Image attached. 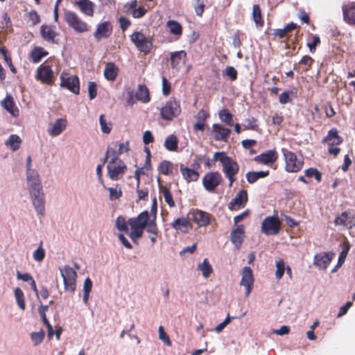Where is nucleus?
<instances>
[{
  "mask_svg": "<svg viewBox=\"0 0 355 355\" xmlns=\"http://www.w3.org/2000/svg\"><path fill=\"white\" fill-rule=\"evenodd\" d=\"M28 21L31 22V25L35 26L40 22V15L35 10H31L28 14Z\"/></svg>",
  "mask_w": 355,
  "mask_h": 355,
  "instance_id": "61",
  "label": "nucleus"
},
{
  "mask_svg": "<svg viewBox=\"0 0 355 355\" xmlns=\"http://www.w3.org/2000/svg\"><path fill=\"white\" fill-rule=\"evenodd\" d=\"M158 331L159 339L164 341L167 345H171V341L169 338V336L164 331V329L162 326L159 327Z\"/></svg>",
  "mask_w": 355,
  "mask_h": 355,
  "instance_id": "62",
  "label": "nucleus"
},
{
  "mask_svg": "<svg viewBox=\"0 0 355 355\" xmlns=\"http://www.w3.org/2000/svg\"><path fill=\"white\" fill-rule=\"evenodd\" d=\"M64 20L78 33L87 32L89 29V25L73 11L66 10L64 13Z\"/></svg>",
  "mask_w": 355,
  "mask_h": 355,
  "instance_id": "7",
  "label": "nucleus"
},
{
  "mask_svg": "<svg viewBox=\"0 0 355 355\" xmlns=\"http://www.w3.org/2000/svg\"><path fill=\"white\" fill-rule=\"evenodd\" d=\"M67 120L64 119H57L48 129L49 134L52 137L60 135L67 127Z\"/></svg>",
  "mask_w": 355,
  "mask_h": 355,
  "instance_id": "29",
  "label": "nucleus"
},
{
  "mask_svg": "<svg viewBox=\"0 0 355 355\" xmlns=\"http://www.w3.org/2000/svg\"><path fill=\"white\" fill-rule=\"evenodd\" d=\"M276 267L277 270L275 272V276L277 279H280L282 277L286 269L284 260L279 259L277 261L276 263Z\"/></svg>",
  "mask_w": 355,
  "mask_h": 355,
  "instance_id": "54",
  "label": "nucleus"
},
{
  "mask_svg": "<svg viewBox=\"0 0 355 355\" xmlns=\"http://www.w3.org/2000/svg\"><path fill=\"white\" fill-rule=\"evenodd\" d=\"M334 223L336 225H343L351 229L355 227V216L349 215L347 211H343L340 215L336 217Z\"/></svg>",
  "mask_w": 355,
  "mask_h": 355,
  "instance_id": "23",
  "label": "nucleus"
},
{
  "mask_svg": "<svg viewBox=\"0 0 355 355\" xmlns=\"http://www.w3.org/2000/svg\"><path fill=\"white\" fill-rule=\"evenodd\" d=\"M344 20L349 24H355V6L347 5L343 7Z\"/></svg>",
  "mask_w": 355,
  "mask_h": 355,
  "instance_id": "33",
  "label": "nucleus"
},
{
  "mask_svg": "<svg viewBox=\"0 0 355 355\" xmlns=\"http://www.w3.org/2000/svg\"><path fill=\"white\" fill-rule=\"evenodd\" d=\"M1 105L12 116H16L17 115L18 110H15V103L10 95L6 96V97L1 101Z\"/></svg>",
  "mask_w": 355,
  "mask_h": 355,
  "instance_id": "39",
  "label": "nucleus"
},
{
  "mask_svg": "<svg viewBox=\"0 0 355 355\" xmlns=\"http://www.w3.org/2000/svg\"><path fill=\"white\" fill-rule=\"evenodd\" d=\"M131 41L134 43L139 51L144 53L150 51L153 43L150 38L146 37L142 33L135 31L130 35Z\"/></svg>",
  "mask_w": 355,
  "mask_h": 355,
  "instance_id": "9",
  "label": "nucleus"
},
{
  "mask_svg": "<svg viewBox=\"0 0 355 355\" xmlns=\"http://www.w3.org/2000/svg\"><path fill=\"white\" fill-rule=\"evenodd\" d=\"M180 172L187 182H196L200 176L199 173L196 170L189 168L183 164L180 165Z\"/></svg>",
  "mask_w": 355,
  "mask_h": 355,
  "instance_id": "30",
  "label": "nucleus"
},
{
  "mask_svg": "<svg viewBox=\"0 0 355 355\" xmlns=\"http://www.w3.org/2000/svg\"><path fill=\"white\" fill-rule=\"evenodd\" d=\"M148 219L149 215L148 211H144L140 213L137 217L128 219V223L131 228L129 236L135 243L138 244L137 240L142 236Z\"/></svg>",
  "mask_w": 355,
  "mask_h": 355,
  "instance_id": "2",
  "label": "nucleus"
},
{
  "mask_svg": "<svg viewBox=\"0 0 355 355\" xmlns=\"http://www.w3.org/2000/svg\"><path fill=\"white\" fill-rule=\"evenodd\" d=\"M349 250V245L347 243L345 245V248L340 253L337 266L334 269L332 270V271H331L332 272H336L337 268L340 267L344 263Z\"/></svg>",
  "mask_w": 355,
  "mask_h": 355,
  "instance_id": "50",
  "label": "nucleus"
},
{
  "mask_svg": "<svg viewBox=\"0 0 355 355\" xmlns=\"http://www.w3.org/2000/svg\"><path fill=\"white\" fill-rule=\"evenodd\" d=\"M196 4L194 6L195 12L198 16H202L205 10V5L202 0H195Z\"/></svg>",
  "mask_w": 355,
  "mask_h": 355,
  "instance_id": "63",
  "label": "nucleus"
},
{
  "mask_svg": "<svg viewBox=\"0 0 355 355\" xmlns=\"http://www.w3.org/2000/svg\"><path fill=\"white\" fill-rule=\"evenodd\" d=\"M198 270L202 272V276L205 278H208L213 272V268L207 259H205L202 263L198 264Z\"/></svg>",
  "mask_w": 355,
  "mask_h": 355,
  "instance_id": "43",
  "label": "nucleus"
},
{
  "mask_svg": "<svg viewBox=\"0 0 355 355\" xmlns=\"http://www.w3.org/2000/svg\"><path fill=\"white\" fill-rule=\"evenodd\" d=\"M173 164L168 160L162 161L157 167L158 172L164 175H173Z\"/></svg>",
  "mask_w": 355,
  "mask_h": 355,
  "instance_id": "36",
  "label": "nucleus"
},
{
  "mask_svg": "<svg viewBox=\"0 0 355 355\" xmlns=\"http://www.w3.org/2000/svg\"><path fill=\"white\" fill-rule=\"evenodd\" d=\"M112 25L110 21H106L97 25L94 33V37L97 41L109 37L112 33Z\"/></svg>",
  "mask_w": 355,
  "mask_h": 355,
  "instance_id": "18",
  "label": "nucleus"
},
{
  "mask_svg": "<svg viewBox=\"0 0 355 355\" xmlns=\"http://www.w3.org/2000/svg\"><path fill=\"white\" fill-rule=\"evenodd\" d=\"M166 27L173 35L180 36L182 34V26L177 21L168 20L166 22Z\"/></svg>",
  "mask_w": 355,
  "mask_h": 355,
  "instance_id": "41",
  "label": "nucleus"
},
{
  "mask_svg": "<svg viewBox=\"0 0 355 355\" xmlns=\"http://www.w3.org/2000/svg\"><path fill=\"white\" fill-rule=\"evenodd\" d=\"M322 141L327 143L329 146H334L341 144L343 139L338 135L337 129L332 128L329 130L327 135L323 139Z\"/></svg>",
  "mask_w": 355,
  "mask_h": 355,
  "instance_id": "26",
  "label": "nucleus"
},
{
  "mask_svg": "<svg viewBox=\"0 0 355 355\" xmlns=\"http://www.w3.org/2000/svg\"><path fill=\"white\" fill-rule=\"evenodd\" d=\"M281 229V221L277 216H268L261 223V232L266 235H276Z\"/></svg>",
  "mask_w": 355,
  "mask_h": 355,
  "instance_id": "10",
  "label": "nucleus"
},
{
  "mask_svg": "<svg viewBox=\"0 0 355 355\" xmlns=\"http://www.w3.org/2000/svg\"><path fill=\"white\" fill-rule=\"evenodd\" d=\"M92 285H93V284H92V282L90 279V278L89 277H87L85 279L84 285H83V292H84V294H83V300L85 304H87V302H88V300H89V293L92 291Z\"/></svg>",
  "mask_w": 355,
  "mask_h": 355,
  "instance_id": "47",
  "label": "nucleus"
},
{
  "mask_svg": "<svg viewBox=\"0 0 355 355\" xmlns=\"http://www.w3.org/2000/svg\"><path fill=\"white\" fill-rule=\"evenodd\" d=\"M245 236V228L243 225H236L231 232V241L236 248H239Z\"/></svg>",
  "mask_w": 355,
  "mask_h": 355,
  "instance_id": "24",
  "label": "nucleus"
},
{
  "mask_svg": "<svg viewBox=\"0 0 355 355\" xmlns=\"http://www.w3.org/2000/svg\"><path fill=\"white\" fill-rule=\"evenodd\" d=\"M282 152L285 159V169L287 172L297 173L301 171L304 165L302 157H298L295 153L286 148H282Z\"/></svg>",
  "mask_w": 355,
  "mask_h": 355,
  "instance_id": "6",
  "label": "nucleus"
},
{
  "mask_svg": "<svg viewBox=\"0 0 355 355\" xmlns=\"http://www.w3.org/2000/svg\"><path fill=\"white\" fill-rule=\"evenodd\" d=\"M99 122L102 132L105 134H109L112 130V123H107L103 114L100 116Z\"/></svg>",
  "mask_w": 355,
  "mask_h": 355,
  "instance_id": "53",
  "label": "nucleus"
},
{
  "mask_svg": "<svg viewBox=\"0 0 355 355\" xmlns=\"http://www.w3.org/2000/svg\"><path fill=\"white\" fill-rule=\"evenodd\" d=\"M171 65L173 69H179L181 63L184 64L187 53L184 51H175L171 53Z\"/></svg>",
  "mask_w": 355,
  "mask_h": 355,
  "instance_id": "28",
  "label": "nucleus"
},
{
  "mask_svg": "<svg viewBox=\"0 0 355 355\" xmlns=\"http://www.w3.org/2000/svg\"><path fill=\"white\" fill-rule=\"evenodd\" d=\"M297 25L295 23L291 22L288 24L284 28H277L275 29L272 33V35L278 37L279 39H284L287 38V40L285 42V46L286 49L291 48V45L292 44L293 46L292 47V51L289 52L287 55L290 56H293L295 55V49H296V43L297 42V34L299 31H297L295 36L293 39L288 40V34L292 31L296 29Z\"/></svg>",
  "mask_w": 355,
  "mask_h": 355,
  "instance_id": "4",
  "label": "nucleus"
},
{
  "mask_svg": "<svg viewBox=\"0 0 355 355\" xmlns=\"http://www.w3.org/2000/svg\"><path fill=\"white\" fill-rule=\"evenodd\" d=\"M182 112L180 101L172 97L167 101L160 110L161 117L166 121H172L178 117Z\"/></svg>",
  "mask_w": 355,
  "mask_h": 355,
  "instance_id": "5",
  "label": "nucleus"
},
{
  "mask_svg": "<svg viewBox=\"0 0 355 355\" xmlns=\"http://www.w3.org/2000/svg\"><path fill=\"white\" fill-rule=\"evenodd\" d=\"M237 75L236 69L231 66L227 67L224 71V76H228L232 81L236 80Z\"/></svg>",
  "mask_w": 355,
  "mask_h": 355,
  "instance_id": "56",
  "label": "nucleus"
},
{
  "mask_svg": "<svg viewBox=\"0 0 355 355\" xmlns=\"http://www.w3.org/2000/svg\"><path fill=\"white\" fill-rule=\"evenodd\" d=\"M191 216V220L196 223L198 227H205L209 225L211 221V214L198 209H192L189 211Z\"/></svg>",
  "mask_w": 355,
  "mask_h": 355,
  "instance_id": "14",
  "label": "nucleus"
},
{
  "mask_svg": "<svg viewBox=\"0 0 355 355\" xmlns=\"http://www.w3.org/2000/svg\"><path fill=\"white\" fill-rule=\"evenodd\" d=\"M304 174L307 178L313 177L318 182L322 181V173L315 168H309L304 171Z\"/></svg>",
  "mask_w": 355,
  "mask_h": 355,
  "instance_id": "49",
  "label": "nucleus"
},
{
  "mask_svg": "<svg viewBox=\"0 0 355 355\" xmlns=\"http://www.w3.org/2000/svg\"><path fill=\"white\" fill-rule=\"evenodd\" d=\"M104 76L109 81H114L119 73V68L114 62H107L104 69Z\"/></svg>",
  "mask_w": 355,
  "mask_h": 355,
  "instance_id": "31",
  "label": "nucleus"
},
{
  "mask_svg": "<svg viewBox=\"0 0 355 355\" xmlns=\"http://www.w3.org/2000/svg\"><path fill=\"white\" fill-rule=\"evenodd\" d=\"M242 278L240 282L246 289V296H248L252 291L254 284V276L252 270L250 267L245 266L242 269Z\"/></svg>",
  "mask_w": 355,
  "mask_h": 355,
  "instance_id": "19",
  "label": "nucleus"
},
{
  "mask_svg": "<svg viewBox=\"0 0 355 355\" xmlns=\"http://www.w3.org/2000/svg\"><path fill=\"white\" fill-rule=\"evenodd\" d=\"M125 146V152H128L129 150V142L127 141L125 144H119V150L118 151L115 150L114 149L108 148L106 154H108V155L111 157V159L110 162L111 163H115L116 160L118 159L119 156L123 153V147Z\"/></svg>",
  "mask_w": 355,
  "mask_h": 355,
  "instance_id": "32",
  "label": "nucleus"
},
{
  "mask_svg": "<svg viewBox=\"0 0 355 355\" xmlns=\"http://www.w3.org/2000/svg\"><path fill=\"white\" fill-rule=\"evenodd\" d=\"M88 94L90 100L97 96V85L95 82L89 81L88 83Z\"/></svg>",
  "mask_w": 355,
  "mask_h": 355,
  "instance_id": "58",
  "label": "nucleus"
},
{
  "mask_svg": "<svg viewBox=\"0 0 355 355\" xmlns=\"http://www.w3.org/2000/svg\"><path fill=\"white\" fill-rule=\"evenodd\" d=\"M222 180V175L218 172H209L202 178V184L207 191L212 192L220 184Z\"/></svg>",
  "mask_w": 355,
  "mask_h": 355,
  "instance_id": "12",
  "label": "nucleus"
},
{
  "mask_svg": "<svg viewBox=\"0 0 355 355\" xmlns=\"http://www.w3.org/2000/svg\"><path fill=\"white\" fill-rule=\"evenodd\" d=\"M171 227L177 231L187 233L192 227V225L188 217H181L175 219L171 223Z\"/></svg>",
  "mask_w": 355,
  "mask_h": 355,
  "instance_id": "25",
  "label": "nucleus"
},
{
  "mask_svg": "<svg viewBox=\"0 0 355 355\" xmlns=\"http://www.w3.org/2000/svg\"><path fill=\"white\" fill-rule=\"evenodd\" d=\"M320 38L319 36L315 35H313V41L310 43L307 44V46L309 47V51L311 53H314L316 51V47L320 44Z\"/></svg>",
  "mask_w": 355,
  "mask_h": 355,
  "instance_id": "57",
  "label": "nucleus"
},
{
  "mask_svg": "<svg viewBox=\"0 0 355 355\" xmlns=\"http://www.w3.org/2000/svg\"><path fill=\"white\" fill-rule=\"evenodd\" d=\"M135 96L138 101L144 103L149 102L150 100L148 89L145 85H138Z\"/></svg>",
  "mask_w": 355,
  "mask_h": 355,
  "instance_id": "35",
  "label": "nucleus"
},
{
  "mask_svg": "<svg viewBox=\"0 0 355 355\" xmlns=\"http://www.w3.org/2000/svg\"><path fill=\"white\" fill-rule=\"evenodd\" d=\"M166 149L169 151H175L178 147V140L175 135H170L168 136L164 144Z\"/></svg>",
  "mask_w": 355,
  "mask_h": 355,
  "instance_id": "42",
  "label": "nucleus"
},
{
  "mask_svg": "<svg viewBox=\"0 0 355 355\" xmlns=\"http://www.w3.org/2000/svg\"><path fill=\"white\" fill-rule=\"evenodd\" d=\"M252 17L257 27L261 28L264 25V20L262 15V12L259 4H254L252 6Z\"/></svg>",
  "mask_w": 355,
  "mask_h": 355,
  "instance_id": "34",
  "label": "nucleus"
},
{
  "mask_svg": "<svg viewBox=\"0 0 355 355\" xmlns=\"http://www.w3.org/2000/svg\"><path fill=\"white\" fill-rule=\"evenodd\" d=\"M214 159L220 162L223 166V171L225 177L229 180V187H232L233 183L236 181L235 175L239 171L238 163L228 157L224 152H216L214 155Z\"/></svg>",
  "mask_w": 355,
  "mask_h": 355,
  "instance_id": "1",
  "label": "nucleus"
},
{
  "mask_svg": "<svg viewBox=\"0 0 355 355\" xmlns=\"http://www.w3.org/2000/svg\"><path fill=\"white\" fill-rule=\"evenodd\" d=\"M147 12V10L143 7L140 6L131 12V14L134 18H141L144 17Z\"/></svg>",
  "mask_w": 355,
  "mask_h": 355,
  "instance_id": "64",
  "label": "nucleus"
},
{
  "mask_svg": "<svg viewBox=\"0 0 355 355\" xmlns=\"http://www.w3.org/2000/svg\"><path fill=\"white\" fill-rule=\"evenodd\" d=\"M35 78L43 84L51 85L53 83V71L51 67L42 64L37 69Z\"/></svg>",
  "mask_w": 355,
  "mask_h": 355,
  "instance_id": "13",
  "label": "nucleus"
},
{
  "mask_svg": "<svg viewBox=\"0 0 355 355\" xmlns=\"http://www.w3.org/2000/svg\"><path fill=\"white\" fill-rule=\"evenodd\" d=\"M212 132L214 133V139L216 141H227L231 130L224 127L218 123H214L212 125Z\"/></svg>",
  "mask_w": 355,
  "mask_h": 355,
  "instance_id": "20",
  "label": "nucleus"
},
{
  "mask_svg": "<svg viewBox=\"0 0 355 355\" xmlns=\"http://www.w3.org/2000/svg\"><path fill=\"white\" fill-rule=\"evenodd\" d=\"M258 128L257 119L254 117L247 119L244 124V129L255 130Z\"/></svg>",
  "mask_w": 355,
  "mask_h": 355,
  "instance_id": "59",
  "label": "nucleus"
},
{
  "mask_svg": "<svg viewBox=\"0 0 355 355\" xmlns=\"http://www.w3.org/2000/svg\"><path fill=\"white\" fill-rule=\"evenodd\" d=\"M40 35L46 42L58 44L56 37L59 35V33L56 31L55 26L42 24L40 26Z\"/></svg>",
  "mask_w": 355,
  "mask_h": 355,
  "instance_id": "17",
  "label": "nucleus"
},
{
  "mask_svg": "<svg viewBox=\"0 0 355 355\" xmlns=\"http://www.w3.org/2000/svg\"><path fill=\"white\" fill-rule=\"evenodd\" d=\"M248 200V192L242 189L239 191L235 197L230 201L228 205L229 209L236 211L245 207Z\"/></svg>",
  "mask_w": 355,
  "mask_h": 355,
  "instance_id": "15",
  "label": "nucleus"
},
{
  "mask_svg": "<svg viewBox=\"0 0 355 355\" xmlns=\"http://www.w3.org/2000/svg\"><path fill=\"white\" fill-rule=\"evenodd\" d=\"M45 334L44 331L40 332H33L31 334V338L35 345L40 344L44 340Z\"/></svg>",
  "mask_w": 355,
  "mask_h": 355,
  "instance_id": "55",
  "label": "nucleus"
},
{
  "mask_svg": "<svg viewBox=\"0 0 355 355\" xmlns=\"http://www.w3.org/2000/svg\"><path fill=\"white\" fill-rule=\"evenodd\" d=\"M334 254L333 252H322L315 255L314 264L321 269H326L331 260L333 259Z\"/></svg>",
  "mask_w": 355,
  "mask_h": 355,
  "instance_id": "22",
  "label": "nucleus"
},
{
  "mask_svg": "<svg viewBox=\"0 0 355 355\" xmlns=\"http://www.w3.org/2000/svg\"><path fill=\"white\" fill-rule=\"evenodd\" d=\"M21 143V139L18 135H11L6 141V145L9 146L13 151H15L19 148Z\"/></svg>",
  "mask_w": 355,
  "mask_h": 355,
  "instance_id": "44",
  "label": "nucleus"
},
{
  "mask_svg": "<svg viewBox=\"0 0 355 355\" xmlns=\"http://www.w3.org/2000/svg\"><path fill=\"white\" fill-rule=\"evenodd\" d=\"M33 204L37 212L43 216L44 214V198L40 180L28 183Z\"/></svg>",
  "mask_w": 355,
  "mask_h": 355,
  "instance_id": "3",
  "label": "nucleus"
},
{
  "mask_svg": "<svg viewBox=\"0 0 355 355\" xmlns=\"http://www.w3.org/2000/svg\"><path fill=\"white\" fill-rule=\"evenodd\" d=\"M61 87L66 88L75 94L80 93V80L77 76H69L63 71L60 75Z\"/></svg>",
  "mask_w": 355,
  "mask_h": 355,
  "instance_id": "11",
  "label": "nucleus"
},
{
  "mask_svg": "<svg viewBox=\"0 0 355 355\" xmlns=\"http://www.w3.org/2000/svg\"><path fill=\"white\" fill-rule=\"evenodd\" d=\"M162 94L167 96L170 94L171 91V83L167 80V78L164 76L162 78Z\"/></svg>",
  "mask_w": 355,
  "mask_h": 355,
  "instance_id": "60",
  "label": "nucleus"
},
{
  "mask_svg": "<svg viewBox=\"0 0 355 355\" xmlns=\"http://www.w3.org/2000/svg\"><path fill=\"white\" fill-rule=\"evenodd\" d=\"M76 5L80 10L86 16L93 17L94 13L95 4L90 0H78Z\"/></svg>",
  "mask_w": 355,
  "mask_h": 355,
  "instance_id": "27",
  "label": "nucleus"
},
{
  "mask_svg": "<svg viewBox=\"0 0 355 355\" xmlns=\"http://www.w3.org/2000/svg\"><path fill=\"white\" fill-rule=\"evenodd\" d=\"M31 162H32L31 157V156H28L26 159V167H27L26 176H27L28 183L40 180V176H39L37 172L36 171L32 170L31 168Z\"/></svg>",
  "mask_w": 355,
  "mask_h": 355,
  "instance_id": "38",
  "label": "nucleus"
},
{
  "mask_svg": "<svg viewBox=\"0 0 355 355\" xmlns=\"http://www.w3.org/2000/svg\"><path fill=\"white\" fill-rule=\"evenodd\" d=\"M314 63V60L309 55H304L299 64L302 66V70L304 71H309Z\"/></svg>",
  "mask_w": 355,
  "mask_h": 355,
  "instance_id": "48",
  "label": "nucleus"
},
{
  "mask_svg": "<svg viewBox=\"0 0 355 355\" xmlns=\"http://www.w3.org/2000/svg\"><path fill=\"white\" fill-rule=\"evenodd\" d=\"M60 270L63 279L64 289L70 292H74L76 288V272L69 266L60 268Z\"/></svg>",
  "mask_w": 355,
  "mask_h": 355,
  "instance_id": "8",
  "label": "nucleus"
},
{
  "mask_svg": "<svg viewBox=\"0 0 355 355\" xmlns=\"http://www.w3.org/2000/svg\"><path fill=\"white\" fill-rule=\"evenodd\" d=\"M218 116L220 119L226 125L230 126L233 125V115L227 109L221 110L218 113Z\"/></svg>",
  "mask_w": 355,
  "mask_h": 355,
  "instance_id": "45",
  "label": "nucleus"
},
{
  "mask_svg": "<svg viewBox=\"0 0 355 355\" xmlns=\"http://www.w3.org/2000/svg\"><path fill=\"white\" fill-rule=\"evenodd\" d=\"M15 297L18 306L22 310L26 309V303L24 299V295L21 289L19 287L16 288L14 291Z\"/></svg>",
  "mask_w": 355,
  "mask_h": 355,
  "instance_id": "46",
  "label": "nucleus"
},
{
  "mask_svg": "<svg viewBox=\"0 0 355 355\" xmlns=\"http://www.w3.org/2000/svg\"><path fill=\"white\" fill-rule=\"evenodd\" d=\"M159 188L160 193L163 195L164 200L168 204V205L171 207H175V204L170 190L166 187L163 186L160 182Z\"/></svg>",
  "mask_w": 355,
  "mask_h": 355,
  "instance_id": "40",
  "label": "nucleus"
},
{
  "mask_svg": "<svg viewBox=\"0 0 355 355\" xmlns=\"http://www.w3.org/2000/svg\"><path fill=\"white\" fill-rule=\"evenodd\" d=\"M277 159L278 153L275 150H268L254 157L257 162L266 165L275 163Z\"/></svg>",
  "mask_w": 355,
  "mask_h": 355,
  "instance_id": "21",
  "label": "nucleus"
},
{
  "mask_svg": "<svg viewBox=\"0 0 355 355\" xmlns=\"http://www.w3.org/2000/svg\"><path fill=\"white\" fill-rule=\"evenodd\" d=\"M103 187L106 189H107L110 192V199L111 200H117L119 199L122 196V191L121 189L119 187V189L116 188H106L105 185L103 184Z\"/></svg>",
  "mask_w": 355,
  "mask_h": 355,
  "instance_id": "52",
  "label": "nucleus"
},
{
  "mask_svg": "<svg viewBox=\"0 0 355 355\" xmlns=\"http://www.w3.org/2000/svg\"><path fill=\"white\" fill-rule=\"evenodd\" d=\"M128 222H126L125 218L123 216H119L116 220V227L121 232H128Z\"/></svg>",
  "mask_w": 355,
  "mask_h": 355,
  "instance_id": "51",
  "label": "nucleus"
},
{
  "mask_svg": "<svg viewBox=\"0 0 355 355\" xmlns=\"http://www.w3.org/2000/svg\"><path fill=\"white\" fill-rule=\"evenodd\" d=\"M114 164L109 162L107 164V175L111 180H118L125 174L127 166L121 160H119L117 166L113 165Z\"/></svg>",
  "mask_w": 355,
  "mask_h": 355,
  "instance_id": "16",
  "label": "nucleus"
},
{
  "mask_svg": "<svg viewBox=\"0 0 355 355\" xmlns=\"http://www.w3.org/2000/svg\"><path fill=\"white\" fill-rule=\"evenodd\" d=\"M48 54V51L44 50L42 47L35 46L31 51V58L33 62L38 63L40 62L43 57L46 56Z\"/></svg>",
  "mask_w": 355,
  "mask_h": 355,
  "instance_id": "37",
  "label": "nucleus"
}]
</instances>
